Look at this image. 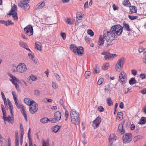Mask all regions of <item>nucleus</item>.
I'll use <instances>...</instances> for the list:
<instances>
[{
  "mask_svg": "<svg viewBox=\"0 0 146 146\" xmlns=\"http://www.w3.org/2000/svg\"><path fill=\"white\" fill-rule=\"evenodd\" d=\"M70 115L72 122L75 125H78L80 123L79 113L75 110H72L70 111Z\"/></svg>",
  "mask_w": 146,
  "mask_h": 146,
  "instance_id": "obj_1",
  "label": "nucleus"
},
{
  "mask_svg": "<svg viewBox=\"0 0 146 146\" xmlns=\"http://www.w3.org/2000/svg\"><path fill=\"white\" fill-rule=\"evenodd\" d=\"M70 50L74 53H77L80 56L83 54L84 49L83 47L79 46L78 47L75 44H72L70 46Z\"/></svg>",
  "mask_w": 146,
  "mask_h": 146,
  "instance_id": "obj_2",
  "label": "nucleus"
},
{
  "mask_svg": "<svg viewBox=\"0 0 146 146\" xmlns=\"http://www.w3.org/2000/svg\"><path fill=\"white\" fill-rule=\"evenodd\" d=\"M123 27L119 25H115L112 27L110 31L115 35H120L122 33Z\"/></svg>",
  "mask_w": 146,
  "mask_h": 146,
  "instance_id": "obj_3",
  "label": "nucleus"
},
{
  "mask_svg": "<svg viewBox=\"0 0 146 146\" xmlns=\"http://www.w3.org/2000/svg\"><path fill=\"white\" fill-rule=\"evenodd\" d=\"M104 35L105 37V39L108 42H111L115 38L114 34L112 33L111 31L110 32L107 31V34L104 33Z\"/></svg>",
  "mask_w": 146,
  "mask_h": 146,
  "instance_id": "obj_4",
  "label": "nucleus"
},
{
  "mask_svg": "<svg viewBox=\"0 0 146 146\" xmlns=\"http://www.w3.org/2000/svg\"><path fill=\"white\" fill-rule=\"evenodd\" d=\"M125 61V58L124 57H121L118 60L115 66L117 71L120 72L121 70Z\"/></svg>",
  "mask_w": 146,
  "mask_h": 146,
  "instance_id": "obj_5",
  "label": "nucleus"
},
{
  "mask_svg": "<svg viewBox=\"0 0 146 146\" xmlns=\"http://www.w3.org/2000/svg\"><path fill=\"white\" fill-rule=\"evenodd\" d=\"M132 135L131 133H126L124 134L123 136L122 140L124 143H129L132 140Z\"/></svg>",
  "mask_w": 146,
  "mask_h": 146,
  "instance_id": "obj_6",
  "label": "nucleus"
},
{
  "mask_svg": "<svg viewBox=\"0 0 146 146\" xmlns=\"http://www.w3.org/2000/svg\"><path fill=\"white\" fill-rule=\"evenodd\" d=\"M17 9V6L15 5H13V7H12L9 13H7V15H12L14 19L17 20L18 19L17 16V13L15 11Z\"/></svg>",
  "mask_w": 146,
  "mask_h": 146,
  "instance_id": "obj_7",
  "label": "nucleus"
},
{
  "mask_svg": "<svg viewBox=\"0 0 146 146\" xmlns=\"http://www.w3.org/2000/svg\"><path fill=\"white\" fill-rule=\"evenodd\" d=\"M29 0H23V2L21 1L20 2L18 3V5L24 9L26 10H28L30 8L29 5L28 3Z\"/></svg>",
  "mask_w": 146,
  "mask_h": 146,
  "instance_id": "obj_8",
  "label": "nucleus"
},
{
  "mask_svg": "<svg viewBox=\"0 0 146 146\" xmlns=\"http://www.w3.org/2000/svg\"><path fill=\"white\" fill-rule=\"evenodd\" d=\"M26 34L29 36L32 35L33 33V29L31 25H29L24 29Z\"/></svg>",
  "mask_w": 146,
  "mask_h": 146,
  "instance_id": "obj_9",
  "label": "nucleus"
},
{
  "mask_svg": "<svg viewBox=\"0 0 146 146\" xmlns=\"http://www.w3.org/2000/svg\"><path fill=\"white\" fill-rule=\"evenodd\" d=\"M29 107V110L31 114H34L38 110V104L35 102L33 103L30 105Z\"/></svg>",
  "mask_w": 146,
  "mask_h": 146,
  "instance_id": "obj_10",
  "label": "nucleus"
},
{
  "mask_svg": "<svg viewBox=\"0 0 146 146\" xmlns=\"http://www.w3.org/2000/svg\"><path fill=\"white\" fill-rule=\"evenodd\" d=\"M18 72L20 73L25 72L27 70L26 66L24 63L19 64L17 66Z\"/></svg>",
  "mask_w": 146,
  "mask_h": 146,
  "instance_id": "obj_11",
  "label": "nucleus"
},
{
  "mask_svg": "<svg viewBox=\"0 0 146 146\" xmlns=\"http://www.w3.org/2000/svg\"><path fill=\"white\" fill-rule=\"evenodd\" d=\"M101 122V119L100 117L98 116L93 122L92 126L94 129L97 128Z\"/></svg>",
  "mask_w": 146,
  "mask_h": 146,
  "instance_id": "obj_12",
  "label": "nucleus"
},
{
  "mask_svg": "<svg viewBox=\"0 0 146 146\" xmlns=\"http://www.w3.org/2000/svg\"><path fill=\"white\" fill-rule=\"evenodd\" d=\"M103 55H104V58L105 59H109L110 58H113L114 57H116L117 55L115 54H111L109 52H104L102 53Z\"/></svg>",
  "mask_w": 146,
  "mask_h": 146,
  "instance_id": "obj_13",
  "label": "nucleus"
},
{
  "mask_svg": "<svg viewBox=\"0 0 146 146\" xmlns=\"http://www.w3.org/2000/svg\"><path fill=\"white\" fill-rule=\"evenodd\" d=\"M116 138L115 134H112L109 136V140L110 144H115V143L116 140Z\"/></svg>",
  "mask_w": 146,
  "mask_h": 146,
  "instance_id": "obj_14",
  "label": "nucleus"
},
{
  "mask_svg": "<svg viewBox=\"0 0 146 146\" xmlns=\"http://www.w3.org/2000/svg\"><path fill=\"white\" fill-rule=\"evenodd\" d=\"M3 118L4 121H8L9 123L12 124L13 123V117H11L9 116L7 117L6 116H5L3 117Z\"/></svg>",
  "mask_w": 146,
  "mask_h": 146,
  "instance_id": "obj_15",
  "label": "nucleus"
},
{
  "mask_svg": "<svg viewBox=\"0 0 146 146\" xmlns=\"http://www.w3.org/2000/svg\"><path fill=\"white\" fill-rule=\"evenodd\" d=\"M24 101L26 104L29 106H30L32 104H33V103H35V101L32 99L30 100L28 98H25L24 99Z\"/></svg>",
  "mask_w": 146,
  "mask_h": 146,
  "instance_id": "obj_16",
  "label": "nucleus"
},
{
  "mask_svg": "<svg viewBox=\"0 0 146 146\" xmlns=\"http://www.w3.org/2000/svg\"><path fill=\"white\" fill-rule=\"evenodd\" d=\"M104 39H105V37L104 35L103 36L100 35L99 37V40L98 44L100 45H102L104 44Z\"/></svg>",
  "mask_w": 146,
  "mask_h": 146,
  "instance_id": "obj_17",
  "label": "nucleus"
},
{
  "mask_svg": "<svg viewBox=\"0 0 146 146\" xmlns=\"http://www.w3.org/2000/svg\"><path fill=\"white\" fill-rule=\"evenodd\" d=\"M82 18V15L80 13H77L76 14V19L77 21L75 22V25H77L79 23L81 22V20Z\"/></svg>",
  "mask_w": 146,
  "mask_h": 146,
  "instance_id": "obj_18",
  "label": "nucleus"
},
{
  "mask_svg": "<svg viewBox=\"0 0 146 146\" xmlns=\"http://www.w3.org/2000/svg\"><path fill=\"white\" fill-rule=\"evenodd\" d=\"M123 29L124 28V30L128 31H131V29L130 28L128 24L126 23L125 21L123 23Z\"/></svg>",
  "mask_w": 146,
  "mask_h": 146,
  "instance_id": "obj_19",
  "label": "nucleus"
},
{
  "mask_svg": "<svg viewBox=\"0 0 146 146\" xmlns=\"http://www.w3.org/2000/svg\"><path fill=\"white\" fill-rule=\"evenodd\" d=\"M117 130L121 134L124 133L125 132V129L123 128L122 124H120L119 125Z\"/></svg>",
  "mask_w": 146,
  "mask_h": 146,
  "instance_id": "obj_20",
  "label": "nucleus"
},
{
  "mask_svg": "<svg viewBox=\"0 0 146 146\" xmlns=\"http://www.w3.org/2000/svg\"><path fill=\"white\" fill-rule=\"evenodd\" d=\"M130 8L129 13L131 14L135 13L137 12V8L134 6L130 5L129 6Z\"/></svg>",
  "mask_w": 146,
  "mask_h": 146,
  "instance_id": "obj_21",
  "label": "nucleus"
},
{
  "mask_svg": "<svg viewBox=\"0 0 146 146\" xmlns=\"http://www.w3.org/2000/svg\"><path fill=\"white\" fill-rule=\"evenodd\" d=\"M119 77H121L123 78V79H124L123 82H124L125 81H127V74L124 71H122L121 72L119 76Z\"/></svg>",
  "mask_w": 146,
  "mask_h": 146,
  "instance_id": "obj_22",
  "label": "nucleus"
},
{
  "mask_svg": "<svg viewBox=\"0 0 146 146\" xmlns=\"http://www.w3.org/2000/svg\"><path fill=\"white\" fill-rule=\"evenodd\" d=\"M54 117L57 119L58 121L60 120L61 117V114L60 112L57 111L55 112L54 113Z\"/></svg>",
  "mask_w": 146,
  "mask_h": 146,
  "instance_id": "obj_23",
  "label": "nucleus"
},
{
  "mask_svg": "<svg viewBox=\"0 0 146 146\" xmlns=\"http://www.w3.org/2000/svg\"><path fill=\"white\" fill-rule=\"evenodd\" d=\"M45 3L44 2H40L38 3L36 6V10L41 9H42L44 6Z\"/></svg>",
  "mask_w": 146,
  "mask_h": 146,
  "instance_id": "obj_24",
  "label": "nucleus"
},
{
  "mask_svg": "<svg viewBox=\"0 0 146 146\" xmlns=\"http://www.w3.org/2000/svg\"><path fill=\"white\" fill-rule=\"evenodd\" d=\"M112 90V88L109 85H106L105 86L104 90L105 93H110Z\"/></svg>",
  "mask_w": 146,
  "mask_h": 146,
  "instance_id": "obj_25",
  "label": "nucleus"
},
{
  "mask_svg": "<svg viewBox=\"0 0 146 146\" xmlns=\"http://www.w3.org/2000/svg\"><path fill=\"white\" fill-rule=\"evenodd\" d=\"M31 130V129H29V131L28 133V137L29 139V146H36L35 144L33 145L32 141L31 138L30 137L29 133Z\"/></svg>",
  "mask_w": 146,
  "mask_h": 146,
  "instance_id": "obj_26",
  "label": "nucleus"
},
{
  "mask_svg": "<svg viewBox=\"0 0 146 146\" xmlns=\"http://www.w3.org/2000/svg\"><path fill=\"white\" fill-rule=\"evenodd\" d=\"M21 112L23 116L24 117L25 121L27 122L28 121L27 117V115L24 108L21 109Z\"/></svg>",
  "mask_w": 146,
  "mask_h": 146,
  "instance_id": "obj_27",
  "label": "nucleus"
},
{
  "mask_svg": "<svg viewBox=\"0 0 146 146\" xmlns=\"http://www.w3.org/2000/svg\"><path fill=\"white\" fill-rule=\"evenodd\" d=\"M123 114L122 112H118L117 115V119L118 120H120L123 118Z\"/></svg>",
  "mask_w": 146,
  "mask_h": 146,
  "instance_id": "obj_28",
  "label": "nucleus"
},
{
  "mask_svg": "<svg viewBox=\"0 0 146 146\" xmlns=\"http://www.w3.org/2000/svg\"><path fill=\"white\" fill-rule=\"evenodd\" d=\"M146 122V117H142L140 120L139 124H145Z\"/></svg>",
  "mask_w": 146,
  "mask_h": 146,
  "instance_id": "obj_29",
  "label": "nucleus"
},
{
  "mask_svg": "<svg viewBox=\"0 0 146 146\" xmlns=\"http://www.w3.org/2000/svg\"><path fill=\"white\" fill-rule=\"evenodd\" d=\"M100 72L99 67L96 65L94 68L93 73L94 74H98Z\"/></svg>",
  "mask_w": 146,
  "mask_h": 146,
  "instance_id": "obj_30",
  "label": "nucleus"
},
{
  "mask_svg": "<svg viewBox=\"0 0 146 146\" xmlns=\"http://www.w3.org/2000/svg\"><path fill=\"white\" fill-rule=\"evenodd\" d=\"M129 84L131 85H133L134 84L136 83L137 81L134 78H132L129 80Z\"/></svg>",
  "mask_w": 146,
  "mask_h": 146,
  "instance_id": "obj_31",
  "label": "nucleus"
},
{
  "mask_svg": "<svg viewBox=\"0 0 146 146\" xmlns=\"http://www.w3.org/2000/svg\"><path fill=\"white\" fill-rule=\"evenodd\" d=\"M143 139V137L141 135H137L134 137L133 138V140L134 142Z\"/></svg>",
  "mask_w": 146,
  "mask_h": 146,
  "instance_id": "obj_32",
  "label": "nucleus"
},
{
  "mask_svg": "<svg viewBox=\"0 0 146 146\" xmlns=\"http://www.w3.org/2000/svg\"><path fill=\"white\" fill-rule=\"evenodd\" d=\"M40 43L39 42H36L35 43V48H37V50L39 51L41 50V46L40 45Z\"/></svg>",
  "mask_w": 146,
  "mask_h": 146,
  "instance_id": "obj_33",
  "label": "nucleus"
},
{
  "mask_svg": "<svg viewBox=\"0 0 146 146\" xmlns=\"http://www.w3.org/2000/svg\"><path fill=\"white\" fill-rule=\"evenodd\" d=\"M107 103L109 106H111L113 104V102L110 98H108L106 99Z\"/></svg>",
  "mask_w": 146,
  "mask_h": 146,
  "instance_id": "obj_34",
  "label": "nucleus"
},
{
  "mask_svg": "<svg viewBox=\"0 0 146 146\" xmlns=\"http://www.w3.org/2000/svg\"><path fill=\"white\" fill-rule=\"evenodd\" d=\"M60 127L59 126L56 125L52 127V131L55 133L58 132V130L60 129Z\"/></svg>",
  "mask_w": 146,
  "mask_h": 146,
  "instance_id": "obj_35",
  "label": "nucleus"
},
{
  "mask_svg": "<svg viewBox=\"0 0 146 146\" xmlns=\"http://www.w3.org/2000/svg\"><path fill=\"white\" fill-rule=\"evenodd\" d=\"M19 44L21 46L24 48L28 47L27 44L26 43L22 41H20L19 42Z\"/></svg>",
  "mask_w": 146,
  "mask_h": 146,
  "instance_id": "obj_36",
  "label": "nucleus"
},
{
  "mask_svg": "<svg viewBox=\"0 0 146 146\" xmlns=\"http://www.w3.org/2000/svg\"><path fill=\"white\" fill-rule=\"evenodd\" d=\"M91 74V72L90 71H86L85 72V76L87 79H88Z\"/></svg>",
  "mask_w": 146,
  "mask_h": 146,
  "instance_id": "obj_37",
  "label": "nucleus"
},
{
  "mask_svg": "<svg viewBox=\"0 0 146 146\" xmlns=\"http://www.w3.org/2000/svg\"><path fill=\"white\" fill-rule=\"evenodd\" d=\"M49 121V119L47 117H45L40 119V121L41 123H45L47 122V121Z\"/></svg>",
  "mask_w": 146,
  "mask_h": 146,
  "instance_id": "obj_38",
  "label": "nucleus"
},
{
  "mask_svg": "<svg viewBox=\"0 0 146 146\" xmlns=\"http://www.w3.org/2000/svg\"><path fill=\"white\" fill-rule=\"evenodd\" d=\"M1 143L2 145L5 146L6 144V140L4 138L0 139Z\"/></svg>",
  "mask_w": 146,
  "mask_h": 146,
  "instance_id": "obj_39",
  "label": "nucleus"
},
{
  "mask_svg": "<svg viewBox=\"0 0 146 146\" xmlns=\"http://www.w3.org/2000/svg\"><path fill=\"white\" fill-rule=\"evenodd\" d=\"M109 65V64L108 63L104 64L102 66L103 70H107L108 68Z\"/></svg>",
  "mask_w": 146,
  "mask_h": 146,
  "instance_id": "obj_40",
  "label": "nucleus"
},
{
  "mask_svg": "<svg viewBox=\"0 0 146 146\" xmlns=\"http://www.w3.org/2000/svg\"><path fill=\"white\" fill-rule=\"evenodd\" d=\"M123 5L125 6L129 7L131 5V3L129 0H126L123 1Z\"/></svg>",
  "mask_w": 146,
  "mask_h": 146,
  "instance_id": "obj_41",
  "label": "nucleus"
},
{
  "mask_svg": "<svg viewBox=\"0 0 146 146\" xmlns=\"http://www.w3.org/2000/svg\"><path fill=\"white\" fill-rule=\"evenodd\" d=\"M15 143H19V137L18 135V132H15Z\"/></svg>",
  "mask_w": 146,
  "mask_h": 146,
  "instance_id": "obj_42",
  "label": "nucleus"
},
{
  "mask_svg": "<svg viewBox=\"0 0 146 146\" xmlns=\"http://www.w3.org/2000/svg\"><path fill=\"white\" fill-rule=\"evenodd\" d=\"M128 18L130 19L131 20H134V19H136L138 18V17L137 16H131L130 15H129L128 16Z\"/></svg>",
  "mask_w": 146,
  "mask_h": 146,
  "instance_id": "obj_43",
  "label": "nucleus"
},
{
  "mask_svg": "<svg viewBox=\"0 0 146 146\" xmlns=\"http://www.w3.org/2000/svg\"><path fill=\"white\" fill-rule=\"evenodd\" d=\"M87 33L89 35H90L91 36H93L94 35V33L93 31L91 29H88L87 31Z\"/></svg>",
  "mask_w": 146,
  "mask_h": 146,
  "instance_id": "obj_44",
  "label": "nucleus"
},
{
  "mask_svg": "<svg viewBox=\"0 0 146 146\" xmlns=\"http://www.w3.org/2000/svg\"><path fill=\"white\" fill-rule=\"evenodd\" d=\"M16 68V66L15 65V64H13L11 70L13 72H18L17 69V67H16V70H15Z\"/></svg>",
  "mask_w": 146,
  "mask_h": 146,
  "instance_id": "obj_45",
  "label": "nucleus"
},
{
  "mask_svg": "<svg viewBox=\"0 0 146 146\" xmlns=\"http://www.w3.org/2000/svg\"><path fill=\"white\" fill-rule=\"evenodd\" d=\"M40 92L38 90H34V95L39 96L40 95Z\"/></svg>",
  "mask_w": 146,
  "mask_h": 146,
  "instance_id": "obj_46",
  "label": "nucleus"
},
{
  "mask_svg": "<svg viewBox=\"0 0 146 146\" xmlns=\"http://www.w3.org/2000/svg\"><path fill=\"white\" fill-rule=\"evenodd\" d=\"M58 121V120L55 118L50 119H49V121H50V122L52 123H56Z\"/></svg>",
  "mask_w": 146,
  "mask_h": 146,
  "instance_id": "obj_47",
  "label": "nucleus"
},
{
  "mask_svg": "<svg viewBox=\"0 0 146 146\" xmlns=\"http://www.w3.org/2000/svg\"><path fill=\"white\" fill-rule=\"evenodd\" d=\"M98 111L100 112H103L104 111V108L102 106H100L98 107Z\"/></svg>",
  "mask_w": 146,
  "mask_h": 146,
  "instance_id": "obj_48",
  "label": "nucleus"
},
{
  "mask_svg": "<svg viewBox=\"0 0 146 146\" xmlns=\"http://www.w3.org/2000/svg\"><path fill=\"white\" fill-rule=\"evenodd\" d=\"M65 116L66 117V118L65 119V121H67V119L68 118L69 114H68V111L67 110H66L65 112Z\"/></svg>",
  "mask_w": 146,
  "mask_h": 146,
  "instance_id": "obj_49",
  "label": "nucleus"
},
{
  "mask_svg": "<svg viewBox=\"0 0 146 146\" xmlns=\"http://www.w3.org/2000/svg\"><path fill=\"white\" fill-rule=\"evenodd\" d=\"M55 76L56 77V80L58 81H60V77L59 75L57 74H54Z\"/></svg>",
  "mask_w": 146,
  "mask_h": 146,
  "instance_id": "obj_50",
  "label": "nucleus"
},
{
  "mask_svg": "<svg viewBox=\"0 0 146 146\" xmlns=\"http://www.w3.org/2000/svg\"><path fill=\"white\" fill-rule=\"evenodd\" d=\"M30 78L33 81H35L37 79L36 78L33 74L31 75Z\"/></svg>",
  "mask_w": 146,
  "mask_h": 146,
  "instance_id": "obj_51",
  "label": "nucleus"
},
{
  "mask_svg": "<svg viewBox=\"0 0 146 146\" xmlns=\"http://www.w3.org/2000/svg\"><path fill=\"white\" fill-rule=\"evenodd\" d=\"M66 22L69 25H71L72 24L70 23V20L68 18H66L65 19Z\"/></svg>",
  "mask_w": 146,
  "mask_h": 146,
  "instance_id": "obj_52",
  "label": "nucleus"
},
{
  "mask_svg": "<svg viewBox=\"0 0 146 146\" xmlns=\"http://www.w3.org/2000/svg\"><path fill=\"white\" fill-rule=\"evenodd\" d=\"M57 84L55 82H52V87L54 89L57 88Z\"/></svg>",
  "mask_w": 146,
  "mask_h": 146,
  "instance_id": "obj_53",
  "label": "nucleus"
},
{
  "mask_svg": "<svg viewBox=\"0 0 146 146\" xmlns=\"http://www.w3.org/2000/svg\"><path fill=\"white\" fill-rule=\"evenodd\" d=\"M123 80H124V79H123V78H122L121 77L119 78V81L123 84H125L126 83V82H127V81H125L124 82H123Z\"/></svg>",
  "mask_w": 146,
  "mask_h": 146,
  "instance_id": "obj_54",
  "label": "nucleus"
},
{
  "mask_svg": "<svg viewBox=\"0 0 146 146\" xmlns=\"http://www.w3.org/2000/svg\"><path fill=\"white\" fill-rule=\"evenodd\" d=\"M59 102L60 104L63 107L64 109H66V108L64 107V105L63 103V100L61 99L59 101Z\"/></svg>",
  "mask_w": 146,
  "mask_h": 146,
  "instance_id": "obj_55",
  "label": "nucleus"
},
{
  "mask_svg": "<svg viewBox=\"0 0 146 146\" xmlns=\"http://www.w3.org/2000/svg\"><path fill=\"white\" fill-rule=\"evenodd\" d=\"M42 146H49V144L48 142H46L44 141H43Z\"/></svg>",
  "mask_w": 146,
  "mask_h": 146,
  "instance_id": "obj_56",
  "label": "nucleus"
},
{
  "mask_svg": "<svg viewBox=\"0 0 146 146\" xmlns=\"http://www.w3.org/2000/svg\"><path fill=\"white\" fill-rule=\"evenodd\" d=\"M61 36L64 40H65L66 38V34L64 33H62L61 34Z\"/></svg>",
  "mask_w": 146,
  "mask_h": 146,
  "instance_id": "obj_57",
  "label": "nucleus"
},
{
  "mask_svg": "<svg viewBox=\"0 0 146 146\" xmlns=\"http://www.w3.org/2000/svg\"><path fill=\"white\" fill-rule=\"evenodd\" d=\"M130 89H129L128 88H125L124 89V94H126L129 92V91L130 90Z\"/></svg>",
  "mask_w": 146,
  "mask_h": 146,
  "instance_id": "obj_58",
  "label": "nucleus"
},
{
  "mask_svg": "<svg viewBox=\"0 0 146 146\" xmlns=\"http://www.w3.org/2000/svg\"><path fill=\"white\" fill-rule=\"evenodd\" d=\"M112 7L114 11L117 10L119 9V7L114 4L113 5Z\"/></svg>",
  "mask_w": 146,
  "mask_h": 146,
  "instance_id": "obj_59",
  "label": "nucleus"
},
{
  "mask_svg": "<svg viewBox=\"0 0 146 146\" xmlns=\"http://www.w3.org/2000/svg\"><path fill=\"white\" fill-rule=\"evenodd\" d=\"M1 94L2 96V98L3 99V101L6 100H6V99L5 97L4 94L2 92H1Z\"/></svg>",
  "mask_w": 146,
  "mask_h": 146,
  "instance_id": "obj_60",
  "label": "nucleus"
},
{
  "mask_svg": "<svg viewBox=\"0 0 146 146\" xmlns=\"http://www.w3.org/2000/svg\"><path fill=\"white\" fill-rule=\"evenodd\" d=\"M132 74L134 76H135L137 74V71L135 70H131Z\"/></svg>",
  "mask_w": 146,
  "mask_h": 146,
  "instance_id": "obj_61",
  "label": "nucleus"
},
{
  "mask_svg": "<svg viewBox=\"0 0 146 146\" xmlns=\"http://www.w3.org/2000/svg\"><path fill=\"white\" fill-rule=\"evenodd\" d=\"M104 80L102 78H100L98 80L97 84L98 85L101 84L103 82Z\"/></svg>",
  "mask_w": 146,
  "mask_h": 146,
  "instance_id": "obj_62",
  "label": "nucleus"
},
{
  "mask_svg": "<svg viewBox=\"0 0 146 146\" xmlns=\"http://www.w3.org/2000/svg\"><path fill=\"white\" fill-rule=\"evenodd\" d=\"M18 108H24L23 106L22 105L19 104L18 103H17V104H15Z\"/></svg>",
  "mask_w": 146,
  "mask_h": 146,
  "instance_id": "obj_63",
  "label": "nucleus"
},
{
  "mask_svg": "<svg viewBox=\"0 0 146 146\" xmlns=\"http://www.w3.org/2000/svg\"><path fill=\"white\" fill-rule=\"evenodd\" d=\"M84 8L85 9L86 8H88V2L86 1L84 5Z\"/></svg>",
  "mask_w": 146,
  "mask_h": 146,
  "instance_id": "obj_64",
  "label": "nucleus"
}]
</instances>
